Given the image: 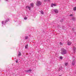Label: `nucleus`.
<instances>
[{"instance_id":"nucleus-1","label":"nucleus","mask_w":76,"mask_h":76,"mask_svg":"<svg viewBox=\"0 0 76 76\" xmlns=\"http://www.w3.org/2000/svg\"><path fill=\"white\" fill-rule=\"evenodd\" d=\"M67 53V51H66V50L64 49H63L61 50V54H62L63 55H64V54H66Z\"/></svg>"},{"instance_id":"nucleus-2","label":"nucleus","mask_w":76,"mask_h":76,"mask_svg":"<svg viewBox=\"0 0 76 76\" xmlns=\"http://www.w3.org/2000/svg\"><path fill=\"white\" fill-rule=\"evenodd\" d=\"M42 4V2L39 1H37L36 3V5L37 6H39L40 5Z\"/></svg>"},{"instance_id":"nucleus-3","label":"nucleus","mask_w":76,"mask_h":76,"mask_svg":"<svg viewBox=\"0 0 76 76\" xmlns=\"http://www.w3.org/2000/svg\"><path fill=\"white\" fill-rule=\"evenodd\" d=\"M52 13H53V12H54L55 13H58V10L57 9H55L54 10V11H51Z\"/></svg>"},{"instance_id":"nucleus-4","label":"nucleus","mask_w":76,"mask_h":76,"mask_svg":"<svg viewBox=\"0 0 76 76\" xmlns=\"http://www.w3.org/2000/svg\"><path fill=\"white\" fill-rule=\"evenodd\" d=\"M76 61H75V60H73L72 61V66H75V63H76Z\"/></svg>"},{"instance_id":"nucleus-5","label":"nucleus","mask_w":76,"mask_h":76,"mask_svg":"<svg viewBox=\"0 0 76 76\" xmlns=\"http://www.w3.org/2000/svg\"><path fill=\"white\" fill-rule=\"evenodd\" d=\"M72 51L75 54V51H76V48H75V47H74L73 48Z\"/></svg>"},{"instance_id":"nucleus-6","label":"nucleus","mask_w":76,"mask_h":76,"mask_svg":"<svg viewBox=\"0 0 76 76\" xmlns=\"http://www.w3.org/2000/svg\"><path fill=\"white\" fill-rule=\"evenodd\" d=\"M34 4L33 3H32L30 4V6L31 7H32V8L34 7Z\"/></svg>"},{"instance_id":"nucleus-7","label":"nucleus","mask_w":76,"mask_h":76,"mask_svg":"<svg viewBox=\"0 0 76 76\" xmlns=\"http://www.w3.org/2000/svg\"><path fill=\"white\" fill-rule=\"evenodd\" d=\"M26 8H28V9H29V10H31V7H30L29 6H26Z\"/></svg>"},{"instance_id":"nucleus-8","label":"nucleus","mask_w":76,"mask_h":76,"mask_svg":"<svg viewBox=\"0 0 76 76\" xmlns=\"http://www.w3.org/2000/svg\"><path fill=\"white\" fill-rule=\"evenodd\" d=\"M72 44V42H68V45H70L71 44Z\"/></svg>"},{"instance_id":"nucleus-9","label":"nucleus","mask_w":76,"mask_h":76,"mask_svg":"<svg viewBox=\"0 0 76 76\" xmlns=\"http://www.w3.org/2000/svg\"><path fill=\"white\" fill-rule=\"evenodd\" d=\"M26 72H28V73H29V72H31V70L29 69L28 70H26Z\"/></svg>"},{"instance_id":"nucleus-10","label":"nucleus","mask_w":76,"mask_h":76,"mask_svg":"<svg viewBox=\"0 0 76 76\" xmlns=\"http://www.w3.org/2000/svg\"><path fill=\"white\" fill-rule=\"evenodd\" d=\"M28 44L26 45L25 46V48L27 49L28 48Z\"/></svg>"},{"instance_id":"nucleus-11","label":"nucleus","mask_w":76,"mask_h":76,"mask_svg":"<svg viewBox=\"0 0 76 76\" xmlns=\"http://www.w3.org/2000/svg\"><path fill=\"white\" fill-rule=\"evenodd\" d=\"M9 21V19H7V20H6L5 21H4V23H6V22H7Z\"/></svg>"},{"instance_id":"nucleus-12","label":"nucleus","mask_w":76,"mask_h":76,"mask_svg":"<svg viewBox=\"0 0 76 76\" xmlns=\"http://www.w3.org/2000/svg\"><path fill=\"white\" fill-rule=\"evenodd\" d=\"M41 13L42 15H44V12L42 10L41 11Z\"/></svg>"},{"instance_id":"nucleus-13","label":"nucleus","mask_w":76,"mask_h":76,"mask_svg":"<svg viewBox=\"0 0 76 76\" xmlns=\"http://www.w3.org/2000/svg\"><path fill=\"white\" fill-rule=\"evenodd\" d=\"M65 65L66 66H67V65H68V63H66L65 64Z\"/></svg>"},{"instance_id":"nucleus-14","label":"nucleus","mask_w":76,"mask_h":76,"mask_svg":"<svg viewBox=\"0 0 76 76\" xmlns=\"http://www.w3.org/2000/svg\"><path fill=\"white\" fill-rule=\"evenodd\" d=\"M72 20H74V21H75V20H76V18H72Z\"/></svg>"},{"instance_id":"nucleus-15","label":"nucleus","mask_w":76,"mask_h":76,"mask_svg":"<svg viewBox=\"0 0 76 76\" xmlns=\"http://www.w3.org/2000/svg\"><path fill=\"white\" fill-rule=\"evenodd\" d=\"M18 55L19 56H21V53L20 52H19Z\"/></svg>"},{"instance_id":"nucleus-16","label":"nucleus","mask_w":76,"mask_h":76,"mask_svg":"<svg viewBox=\"0 0 76 76\" xmlns=\"http://www.w3.org/2000/svg\"><path fill=\"white\" fill-rule=\"evenodd\" d=\"M61 69H62V67H61L59 68L58 69L59 71H60V70H61Z\"/></svg>"},{"instance_id":"nucleus-17","label":"nucleus","mask_w":76,"mask_h":76,"mask_svg":"<svg viewBox=\"0 0 76 76\" xmlns=\"http://www.w3.org/2000/svg\"><path fill=\"white\" fill-rule=\"evenodd\" d=\"M73 10H74V11L76 10V7L74 8Z\"/></svg>"},{"instance_id":"nucleus-18","label":"nucleus","mask_w":76,"mask_h":76,"mask_svg":"<svg viewBox=\"0 0 76 76\" xmlns=\"http://www.w3.org/2000/svg\"><path fill=\"white\" fill-rule=\"evenodd\" d=\"M63 19H61L60 20L61 22H63Z\"/></svg>"},{"instance_id":"nucleus-19","label":"nucleus","mask_w":76,"mask_h":76,"mask_svg":"<svg viewBox=\"0 0 76 76\" xmlns=\"http://www.w3.org/2000/svg\"><path fill=\"white\" fill-rule=\"evenodd\" d=\"M28 36H26L25 38V39H28Z\"/></svg>"},{"instance_id":"nucleus-20","label":"nucleus","mask_w":76,"mask_h":76,"mask_svg":"<svg viewBox=\"0 0 76 76\" xmlns=\"http://www.w3.org/2000/svg\"><path fill=\"white\" fill-rule=\"evenodd\" d=\"M60 59H61V60H62V59H63V58L62 57L60 56Z\"/></svg>"},{"instance_id":"nucleus-21","label":"nucleus","mask_w":76,"mask_h":76,"mask_svg":"<svg viewBox=\"0 0 76 76\" xmlns=\"http://www.w3.org/2000/svg\"><path fill=\"white\" fill-rule=\"evenodd\" d=\"M1 23H2V24L3 25V24H4V21H2V22H1Z\"/></svg>"},{"instance_id":"nucleus-22","label":"nucleus","mask_w":76,"mask_h":76,"mask_svg":"<svg viewBox=\"0 0 76 76\" xmlns=\"http://www.w3.org/2000/svg\"><path fill=\"white\" fill-rule=\"evenodd\" d=\"M18 60L17 59L16 60V63H18Z\"/></svg>"},{"instance_id":"nucleus-23","label":"nucleus","mask_w":76,"mask_h":76,"mask_svg":"<svg viewBox=\"0 0 76 76\" xmlns=\"http://www.w3.org/2000/svg\"><path fill=\"white\" fill-rule=\"evenodd\" d=\"M53 5L54 6H56V4H53Z\"/></svg>"},{"instance_id":"nucleus-24","label":"nucleus","mask_w":76,"mask_h":76,"mask_svg":"<svg viewBox=\"0 0 76 76\" xmlns=\"http://www.w3.org/2000/svg\"><path fill=\"white\" fill-rule=\"evenodd\" d=\"M53 4H51V7H53Z\"/></svg>"},{"instance_id":"nucleus-25","label":"nucleus","mask_w":76,"mask_h":76,"mask_svg":"<svg viewBox=\"0 0 76 76\" xmlns=\"http://www.w3.org/2000/svg\"><path fill=\"white\" fill-rule=\"evenodd\" d=\"M24 19H25V20H26L27 19V18H26V17H25V18H24Z\"/></svg>"},{"instance_id":"nucleus-26","label":"nucleus","mask_w":76,"mask_h":76,"mask_svg":"<svg viewBox=\"0 0 76 76\" xmlns=\"http://www.w3.org/2000/svg\"><path fill=\"white\" fill-rule=\"evenodd\" d=\"M60 45H62V43H61V42H60Z\"/></svg>"},{"instance_id":"nucleus-27","label":"nucleus","mask_w":76,"mask_h":76,"mask_svg":"<svg viewBox=\"0 0 76 76\" xmlns=\"http://www.w3.org/2000/svg\"><path fill=\"white\" fill-rule=\"evenodd\" d=\"M69 16H73V15H72V14H71V15H69Z\"/></svg>"},{"instance_id":"nucleus-28","label":"nucleus","mask_w":76,"mask_h":76,"mask_svg":"<svg viewBox=\"0 0 76 76\" xmlns=\"http://www.w3.org/2000/svg\"><path fill=\"white\" fill-rule=\"evenodd\" d=\"M47 1V0H45V1Z\"/></svg>"},{"instance_id":"nucleus-29","label":"nucleus","mask_w":76,"mask_h":76,"mask_svg":"<svg viewBox=\"0 0 76 76\" xmlns=\"http://www.w3.org/2000/svg\"><path fill=\"white\" fill-rule=\"evenodd\" d=\"M5 0V1H8V0Z\"/></svg>"},{"instance_id":"nucleus-30","label":"nucleus","mask_w":76,"mask_h":76,"mask_svg":"<svg viewBox=\"0 0 76 76\" xmlns=\"http://www.w3.org/2000/svg\"><path fill=\"white\" fill-rule=\"evenodd\" d=\"M49 1H50V0H48Z\"/></svg>"},{"instance_id":"nucleus-31","label":"nucleus","mask_w":76,"mask_h":76,"mask_svg":"<svg viewBox=\"0 0 76 76\" xmlns=\"http://www.w3.org/2000/svg\"><path fill=\"white\" fill-rule=\"evenodd\" d=\"M72 30H73V28H72Z\"/></svg>"},{"instance_id":"nucleus-32","label":"nucleus","mask_w":76,"mask_h":76,"mask_svg":"<svg viewBox=\"0 0 76 76\" xmlns=\"http://www.w3.org/2000/svg\"><path fill=\"white\" fill-rule=\"evenodd\" d=\"M58 27H59V28H60V26H58Z\"/></svg>"}]
</instances>
